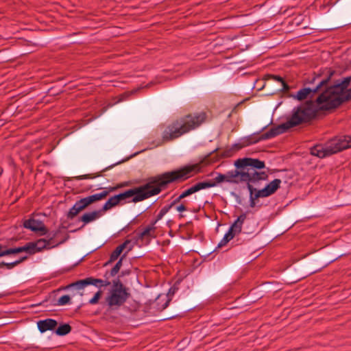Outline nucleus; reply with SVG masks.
I'll list each match as a JSON object with an SVG mask.
<instances>
[{
    "label": "nucleus",
    "mask_w": 351,
    "mask_h": 351,
    "mask_svg": "<svg viewBox=\"0 0 351 351\" xmlns=\"http://www.w3.org/2000/svg\"><path fill=\"white\" fill-rule=\"evenodd\" d=\"M130 296V292H122L110 289L105 299V302L110 309L117 310L123 306Z\"/></svg>",
    "instance_id": "9"
},
{
    "label": "nucleus",
    "mask_w": 351,
    "mask_h": 351,
    "mask_svg": "<svg viewBox=\"0 0 351 351\" xmlns=\"http://www.w3.org/2000/svg\"><path fill=\"white\" fill-rule=\"evenodd\" d=\"M196 192V188L195 187V185H193L192 186H191L190 188L187 189L186 190L182 193V197L185 198Z\"/></svg>",
    "instance_id": "37"
},
{
    "label": "nucleus",
    "mask_w": 351,
    "mask_h": 351,
    "mask_svg": "<svg viewBox=\"0 0 351 351\" xmlns=\"http://www.w3.org/2000/svg\"><path fill=\"white\" fill-rule=\"evenodd\" d=\"M87 286L86 278L77 280L75 282H73L69 285H67L65 289H71V288H75V289L80 290L84 289L85 287Z\"/></svg>",
    "instance_id": "30"
},
{
    "label": "nucleus",
    "mask_w": 351,
    "mask_h": 351,
    "mask_svg": "<svg viewBox=\"0 0 351 351\" xmlns=\"http://www.w3.org/2000/svg\"><path fill=\"white\" fill-rule=\"evenodd\" d=\"M103 215L101 209L98 210H94L92 212H88L84 213L80 218L79 221L83 222V225L82 228H83L85 225L96 220L99 218Z\"/></svg>",
    "instance_id": "19"
},
{
    "label": "nucleus",
    "mask_w": 351,
    "mask_h": 351,
    "mask_svg": "<svg viewBox=\"0 0 351 351\" xmlns=\"http://www.w3.org/2000/svg\"><path fill=\"white\" fill-rule=\"evenodd\" d=\"M182 193L176 198L171 204L166 205L167 206H169V209H171L172 207H173L175 205H176L178 203H179L182 199L184 197H182Z\"/></svg>",
    "instance_id": "42"
},
{
    "label": "nucleus",
    "mask_w": 351,
    "mask_h": 351,
    "mask_svg": "<svg viewBox=\"0 0 351 351\" xmlns=\"http://www.w3.org/2000/svg\"><path fill=\"white\" fill-rule=\"evenodd\" d=\"M226 234H228L232 239H233L234 237L240 234L237 232H236V230H233L230 227Z\"/></svg>",
    "instance_id": "44"
},
{
    "label": "nucleus",
    "mask_w": 351,
    "mask_h": 351,
    "mask_svg": "<svg viewBox=\"0 0 351 351\" xmlns=\"http://www.w3.org/2000/svg\"><path fill=\"white\" fill-rule=\"evenodd\" d=\"M351 100V88L340 93L335 97L326 103V105L323 108L324 109H335L339 106L342 103L346 101Z\"/></svg>",
    "instance_id": "12"
},
{
    "label": "nucleus",
    "mask_w": 351,
    "mask_h": 351,
    "mask_svg": "<svg viewBox=\"0 0 351 351\" xmlns=\"http://www.w3.org/2000/svg\"><path fill=\"white\" fill-rule=\"evenodd\" d=\"M87 208L85 202L83 199H80L77 201L75 204L70 208L69 212L66 214V217L68 219H73L77 215L85 210Z\"/></svg>",
    "instance_id": "18"
},
{
    "label": "nucleus",
    "mask_w": 351,
    "mask_h": 351,
    "mask_svg": "<svg viewBox=\"0 0 351 351\" xmlns=\"http://www.w3.org/2000/svg\"><path fill=\"white\" fill-rule=\"evenodd\" d=\"M23 226L25 228L29 229L34 232H40V235H45L49 232L43 221L34 218L24 220Z\"/></svg>",
    "instance_id": "11"
},
{
    "label": "nucleus",
    "mask_w": 351,
    "mask_h": 351,
    "mask_svg": "<svg viewBox=\"0 0 351 351\" xmlns=\"http://www.w3.org/2000/svg\"><path fill=\"white\" fill-rule=\"evenodd\" d=\"M33 251H35V254L37 252H42L43 250L51 249V246L47 242L45 239H39L36 241H31Z\"/></svg>",
    "instance_id": "20"
},
{
    "label": "nucleus",
    "mask_w": 351,
    "mask_h": 351,
    "mask_svg": "<svg viewBox=\"0 0 351 351\" xmlns=\"http://www.w3.org/2000/svg\"><path fill=\"white\" fill-rule=\"evenodd\" d=\"M281 182L280 179H274L263 189L256 191V197H266L273 195L280 188Z\"/></svg>",
    "instance_id": "14"
},
{
    "label": "nucleus",
    "mask_w": 351,
    "mask_h": 351,
    "mask_svg": "<svg viewBox=\"0 0 351 351\" xmlns=\"http://www.w3.org/2000/svg\"><path fill=\"white\" fill-rule=\"evenodd\" d=\"M335 73V71L331 68H325L320 70L309 81L310 84H315L314 86L301 88L295 95L291 96L298 101H302L308 97L313 98L317 93L321 94L324 90V86L327 85V83L331 80Z\"/></svg>",
    "instance_id": "5"
},
{
    "label": "nucleus",
    "mask_w": 351,
    "mask_h": 351,
    "mask_svg": "<svg viewBox=\"0 0 351 351\" xmlns=\"http://www.w3.org/2000/svg\"><path fill=\"white\" fill-rule=\"evenodd\" d=\"M201 171L199 164L186 165L180 169L167 171L147 178V182L123 192L128 202H139L158 195L167 189L169 184L183 182Z\"/></svg>",
    "instance_id": "1"
},
{
    "label": "nucleus",
    "mask_w": 351,
    "mask_h": 351,
    "mask_svg": "<svg viewBox=\"0 0 351 351\" xmlns=\"http://www.w3.org/2000/svg\"><path fill=\"white\" fill-rule=\"evenodd\" d=\"M243 141H242V138H241L240 139V142L239 143H234L232 145V149H235L237 151H239V150L241 149L242 148L247 147V145Z\"/></svg>",
    "instance_id": "39"
},
{
    "label": "nucleus",
    "mask_w": 351,
    "mask_h": 351,
    "mask_svg": "<svg viewBox=\"0 0 351 351\" xmlns=\"http://www.w3.org/2000/svg\"><path fill=\"white\" fill-rule=\"evenodd\" d=\"M326 105V103L318 104L316 99H311L293 108L291 117L285 123L278 125L280 133L283 134L290 128L310 122L316 117L320 110H329L330 109L322 108Z\"/></svg>",
    "instance_id": "3"
},
{
    "label": "nucleus",
    "mask_w": 351,
    "mask_h": 351,
    "mask_svg": "<svg viewBox=\"0 0 351 351\" xmlns=\"http://www.w3.org/2000/svg\"><path fill=\"white\" fill-rule=\"evenodd\" d=\"M351 147V136H344L343 140L333 141L330 145L324 147L317 145L311 149V154L319 158H324Z\"/></svg>",
    "instance_id": "6"
},
{
    "label": "nucleus",
    "mask_w": 351,
    "mask_h": 351,
    "mask_svg": "<svg viewBox=\"0 0 351 351\" xmlns=\"http://www.w3.org/2000/svg\"><path fill=\"white\" fill-rule=\"evenodd\" d=\"M71 302V298L69 295H64L61 296L56 303L58 306H64L68 304H70Z\"/></svg>",
    "instance_id": "35"
},
{
    "label": "nucleus",
    "mask_w": 351,
    "mask_h": 351,
    "mask_svg": "<svg viewBox=\"0 0 351 351\" xmlns=\"http://www.w3.org/2000/svg\"><path fill=\"white\" fill-rule=\"evenodd\" d=\"M176 209L178 212H180V213H182V212L186 211L188 210L187 207L186 206V205L184 204V202H182V204H180V205L177 206L176 207Z\"/></svg>",
    "instance_id": "43"
},
{
    "label": "nucleus",
    "mask_w": 351,
    "mask_h": 351,
    "mask_svg": "<svg viewBox=\"0 0 351 351\" xmlns=\"http://www.w3.org/2000/svg\"><path fill=\"white\" fill-rule=\"evenodd\" d=\"M259 197H256V192L254 193V196L250 197V206L252 208H254L256 206L255 200L258 199Z\"/></svg>",
    "instance_id": "45"
},
{
    "label": "nucleus",
    "mask_w": 351,
    "mask_h": 351,
    "mask_svg": "<svg viewBox=\"0 0 351 351\" xmlns=\"http://www.w3.org/2000/svg\"><path fill=\"white\" fill-rule=\"evenodd\" d=\"M123 257L122 256L114 265V266L110 271V276H114L120 270L122 266V261Z\"/></svg>",
    "instance_id": "34"
},
{
    "label": "nucleus",
    "mask_w": 351,
    "mask_h": 351,
    "mask_svg": "<svg viewBox=\"0 0 351 351\" xmlns=\"http://www.w3.org/2000/svg\"><path fill=\"white\" fill-rule=\"evenodd\" d=\"M263 80L265 81L273 80L280 84V86L276 87L272 94L276 92L287 94L291 89V86L287 83L284 78L280 75L267 73L263 76Z\"/></svg>",
    "instance_id": "13"
},
{
    "label": "nucleus",
    "mask_w": 351,
    "mask_h": 351,
    "mask_svg": "<svg viewBox=\"0 0 351 351\" xmlns=\"http://www.w3.org/2000/svg\"><path fill=\"white\" fill-rule=\"evenodd\" d=\"M156 229L155 226L153 224L150 223L147 226L143 232H140L138 234V238L139 239H143L145 237H153L152 234V231H154Z\"/></svg>",
    "instance_id": "29"
},
{
    "label": "nucleus",
    "mask_w": 351,
    "mask_h": 351,
    "mask_svg": "<svg viewBox=\"0 0 351 351\" xmlns=\"http://www.w3.org/2000/svg\"><path fill=\"white\" fill-rule=\"evenodd\" d=\"M102 294L103 291L101 290H99L95 293L94 296L89 300L88 303L90 304H97L99 299L101 298Z\"/></svg>",
    "instance_id": "36"
},
{
    "label": "nucleus",
    "mask_w": 351,
    "mask_h": 351,
    "mask_svg": "<svg viewBox=\"0 0 351 351\" xmlns=\"http://www.w3.org/2000/svg\"><path fill=\"white\" fill-rule=\"evenodd\" d=\"M3 267H5L7 269L6 263H5L4 261L0 262V269Z\"/></svg>",
    "instance_id": "52"
},
{
    "label": "nucleus",
    "mask_w": 351,
    "mask_h": 351,
    "mask_svg": "<svg viewBox=\"0 0 351 351\" xmlns=\"http://www.w3.org/2000/svg\"><path fill=\"white\" fill-rule=\"evenodd\" d=\"M126 160H121V161H119L113 165H111L106 168H104L102 171H101L99 173H98L96 176V177H100V176H102V173L103 172H105L112 168H113L114 166L117 165H119L121 164V162L125 161ZM94 178H95V176H94ZM90 178H93V177L91 176L90 174H84V175H82V176H77L75 177V179L77 180H85V179H90Z\"/></svg>",
    "instance_id": "24"
},
{
    "label": "nucleus",
    "mask_w": 351,
    "mask_h": 351,
    "mask_svg": "<svg viewBox=\"0 0 351 351\" xmlns=\"http://www.w3.org/2000/svg\"><path fill=\"white\" fill-rule=\"evenodd\" d=\"M116 199H117V202L119 204H123L128 201H125V199L123 196V193H120L119 194L115 195Z\"/></svg>",
    "instance_id": "41"
},
{
    "label": "nucleus",
    "mask_w": 351,
    "mask_h": 351,
    "mask_svg": "<svg viewBox=\"0 0 351 351\" xmlns=\"http://www.w3.org/2000/svg\"><path fill=\"white\" fill-rule=\"evenodd\" d=\"M268 86H272V84H271V83H269V84H268Z\"/></svg>",
    "instance_id": "56"
},
{
    "label": "nucleus",
    "mask_w": 351,
    "mask_h": 351,
    "mask_svg": "<svg viewBox=\"0 0 351 351\" xmlns=\"http://www.w3.org/2000/svg\"><path fill=\"white\" fill-rule=\"evenodd\" d=\"M122 252H123V251L121 250V248H119L117 246L114 249V250L111 253L110 256V259L108 260V262H106L105 263L104 265H107L110 264V263H112L114 261H116L119 258V256L121 254Z\"/></svg>",
    "instance_id": "31"
},
{
    "label": "nucleus",
    "mask_w": 351,
    "mask_h": 351,
    "mask_svg": "<svg viewBox=\"0 0 351 351\" xmlns=\"http://www.w3.org/2000/svg\"><path fill=\"white\" fill-rule=\"evenodd\" d=\"M247 217L245 213H242L240 215L237 219L234 221V222L231 225L230 228L233 230H236L240 234H247L246 232H242V226Z\"/></svg>",
    "instance_id": "22"
},
{
    "label": "nucleus",
    "mask_w": 351,
    "mask_h": 351,
    "mask_svg": "<svg viewBox=\"0 0 351 351\" xmlns=\"http://www.w3.org/2000/svg\"><path fill=\"white\" fill-rule=\"evenodd\" d=\"M232 239L230 238L228 234H225L223 239L220 241V243L218 244L217 247H221V246L226 245L230 241H231Z\"/></svg>",
    "instance_id": "40"
},
{
    "label": "nucleus",
    "mask_w": 351,
    "mask_h": 351,
    "mask_svg": "<svg viewBox=\"0 0 351 351\" xmlns=\"http://www.w3.org/2000/svg\"><path fill=\"white\" fill-rule=\"evenodd\" d=\"M134 247V245L132 243V242L130 243V244H129V245H127V248H125L127 250L125 252V253L123 255V257H125L127 254V253H128L130 251H131Z\"/></svg>",
    "instance_id": "47"
},
{
    "label": "nucleus",
    "mask_w": 351,
    "mask_h": 351,
    "mask_svg": "<svg viewBox=\"0 0 351 351\" xmlns=\"http://www.w3.org/2000/svg\"><path fill=\"white\" fill-rule=\"evenodd\" d=\"M252 173L253 172H256V173H258V174H261V176H260L258 177V179H256V180H254V181H249V180H243V182H247V188L250 192V197L251 196H254V192H256L257 191L256 190V189H254L252 186V184H256V183H258V182L261 181V180H267L268 179V175L266 172L265 171H258V170H261V169H263L264 168H255V167H252Z\"/></svg>",
    "instance_id": "16"
},
{
    "label": "nucleus",
    "mask_w": 351,
    "mask_h": 351,
    "mask_svg": "<svg viewBox=\"0 0 351 351\" xmlns=\"http://www.w3.org/2000/svg\"><path fill=\"white\" fill-rule=\"evenodd\" d=\"M118 185V187L119 189V188H123V187H125V186H130V182H121Z\"/></svg>",
    "instance_id": "48"
},
{
    "label": "nucleus",
    "mask_w": 351,
    "mask_h": 351,
    "mask_svg": "<svg viewBox=\"0 0 351 351\" xmlns=\"http://www.w3.org/2000/svg\"><path fill=\"white\" fill-rule=\"evenodd\" d=\"M206 112L188 114L169 124L162 132L164 142H170L199 127L206 120Z\"/></svg>",
    "instance_id": "2"
},
{
    "label": "nucleus",
    "mask_w": 351,
    "mask_h": 351,
    "mask_svg": "<svg viewBox=\"0 0 351 351\" xmlns=\"http://www.w3.org/2000/svg\"><path fill=\"white\" fill-rule=\"evenodd\" d=\"M268 126H269V124L263 127L258 132L253 133L252 134H250L249 136L243 137L242 141H243L245 143V144L247 147L252 144L258 143L261 141L270 139V138L276 137V136L281 134V133L278 128V125H277L276 127L271 128L267 132L258 136L259 134L261 132H262L263 131H264Z\"/></svg>",
    "instance_id": "8"
},
{
    "label": "nucleus",
    "mask_w": 351,
    "mask_h": 351,
    "mask_svg": "<svg viewBox=\"0 0 351 351\" xmlns=\"http://www.w3.org/2000/svg\"><path fill=\"white\" fill-rule=\"evenodd\" d=\"M232 195L233 196H235V197H239V196H238L235 193H234V192H232Z\"/></svg>",
    "instance_id": "55"
},
{
    "label": "nucleus",
    "mask_w": 351,
    "mask_h": 351,
    "mask_svg": "<svg viewBox=\"0 0 351 351\" xmlns=\"http://www.w3.org/2000/svg\"><path fill=\"white\" fill-rule=\"evenodd\" d=\"M117 189H119L118 185H117L115 186L109 187L108 190H106V191H109V193H110L111 191H116Z\"/></svg>",
    "instance_id": "49"
},
{
    "label": "nucleus",
    "mask_w": 351,
    "mask_h": 351,
    "mask_svg": "<svg viewBox=\"0 0 351 351\" xmlns=\"http://www.w3.org/2000/svg\"><path fill=\"white\" fill-rule=\"evenodd\" d=\"M71 326L67 323L60 324L56 328L55 333L58 336H64L71 332Z\"/></svg>",
    "instance_id": "25"
},
{
    "label": "nucleus",
    "mask_w": 351,
    "mask_h": 351,
    "mask_svg": "<svg viewBox=\"0 0 351 351\" xmlns=\"http://www.w3.org/2000/svg\"><path fill=\"white\" fill-rule=\"evenodd\" d=\"M175 291H176V288L175 287H171V288H170V289L169 291V293L174 294Z\"/></svg>",
    "instance_id": "54"
},
{
    "label": "nucleus",
    "mask_w": 351,
    "mask_h": 351,
    "mask_svg": "<svg viewBox=\"0 0 351 351\" xmlns=\"http://www.w3.org/2000/svg\"><path fill=\"white\" fill-rule=\"evenodd\" d=\"M109 194V191H103L99 193H96L92 195H89L88 197L82 198L84 202H85L86 206H89L90 204L100 201L104 199Z\"/></svg>",
    "instance_id": "21"
},
{
    "label": "nucleus",
    "mask_w": 351,
    "mask_h": 351,
    "mask_svg": "<svg viewBox=\"0 0 351 351\" xmlns=\"http://www.w3.org/2000/svg\"><path fill=\"white\" fill-rule=\"evenodd\" d=\"M169 302H170V299L167 300V302L162 306V309H165L168 306Z\"/></svg>",
    "instance_id": "53"
},
{
    "label": "nucleus",
    "mask_w": 351,
    "mask_h": 351,
    "mask_svg": "<svg viewBox=\"0 0 351 351\" xmlns=\"http://www.w3.org/2000/svg\"><path fill=\"white\" fill-rule=\"evenodd\" d=\"M194 185H195V187L196 188L197 192L200 190H202V189L215 186V184L214 182H213V180H206L204 182H199L196 183Z\"/></svg>",
    "instance_id": "28"
},
{
    "label": "nucleus",
    "mask_w": 351,
    "mask_h": 351,
    "mask_svg": "<svg viewBox=\"0 0 351 351\" xmlns=\"http://www.w3.org/2000/svg\"><path fill=\"white\" fill-rule=\"evenodd\" d=\"M57 326L58 322L51 318L39 320L37 322L38 329L41 333H43L47 330H53Z\"/></svg>",
    "instance_id": "17"
},
{
    "label": "nucleus",
    "mask_w": 351,
    "mask_h": 351,
    "mask_svg": "<svg viewBox=\"0 0 351 351\" xmlns=\"http://www.w3.org/2000/svg\"><path fill=\"white\" fill-rule=\"evenodd\" d=\"M130 243H131V241L128 239V240H125L123 243L118 245V247L119 248H121V250L122 251H123L125 248H127V245H129V244H130Z\"/></svg>",
    "instance_id": "46"
},
{
    "label": "nucleus",
    "mask_w": 351,
    "mask_h": 351,
    "mask_svg": "<svg viewBox=\"0 0 351 351\" xmlns=\"http://www.w3.org/2000/svg\"><path fill=\"white\" fill-rule=\"evenodd\" d=\"M111 289L117 291L129 292V288L126 287L123 284L119 277L112 280V286Z\"/></svg>",
    "instance_id": "26"
},
{
    "label": "nucleus",
    "mask_w": 351,
    "mask_h": 351,
    "mask_svg": "<svg viewBox=\"0 0 351 351\" xmlns=\"http://www.w3.org/2000/svg\"><path fill=\"white\" fill-rule=\"evenodd\" d=\"M104 276L106 278L105 280H108L109 278L111 276H110V271H106Z\"/></svg>",
    "instance_id": "51"
},
{
    "label": "nucleus",
    "mask_w": 351,
    "mask_h": 351,
    "mask_svg": "<svg viewBox=\"0 0 351 351\" xmlns=\"http://www.w3.org/2000/svg\"><path fill=\"white\" fill-rule=\"evenodd\" d=\"M330 80L324 86L323 92L316 99L317 104H323L331 100L335 96L347 89L351 82V77H344L343 80H337L333 84H330Z\"/></svg>",
    "instance_id": "7"
},
{
    "label": "nucleus",
    "mask_w": 351,
    "mask_h": 351,
    "mask_svg": "<svg viewBox=\"0 0 351 351\" xmlns=\"http://www.w3.org/2000/svg\"><path fill=\"white\" fill-rule=\"evenodd\" d=\"M87 286L93 285L96 287L101 288V287H107L109 286L111 282L109 280H104L99 278H95L93 277H88L86 278Z\"/></svg>",
    "instance_id": "23"
},
{
    "label": "nucleus",
    "mask_w": 351,
    "mask_h": 351,
    "mask_svg": "<svg viewBox=\"0 0 351 351\" xmlns=\"http://www.w3.org/2000/svg\"><path fill=\"white\" fill-rule=\"evenodd\" d=\"M119 205V204L117 202V199H116L115 195L110 197L106 202L103 205L102 208H101V210L104 213V212L111 209L113 207H115Z\"/></svg>",
    "instance_id": "27"
},
{
    "label": "nucleus",
    "mask_w": 351,
    "mask_h": 351,
    "mask_svg": "<svg viewBox=\"0 0 351 351\" xmlns=\"http://www.w3.org/2000/svg\"><path fill=\"white\" fill-rule=\"evenodd\" d=\"M234 166L236 168L234 170L229 171L224 174L225 182L239 184L243 180H256L261 175L256 172L252 173V167L265 168V163L258 158L246 157L235 160Z\"/></svg>",
    "instance_id": "4"
},
{
    "label": "nucleus",
    "mask_w": 351,
    "mask_h": 351,
    "mask_svg": "<svg viewBox=\"0 0 351 351\" xmlns=\"http://www.w3.org/2000/svg\"><path fill=\"white\" fill-rule=\"evenodd\" d=\"M27 258H28L27 256H21L20 258H19L18 260H16V261H15L14 262L6 263L7 269H12L15 266H16V265L21 264V263L24 262L25 261H26Z\"/></svg>",
    "instance_id": "33"
},
{
    "label": "nucleus",
    "mask_w": 351,
    "mask_h": 351,
    "mask_svg": "<svg viewBox=\"0 0 351 351\" xmlns=\"http://www.w3.org/2000/svg\"><path fill=\"white\" fill-rule=\"evenodd\" d=\"M61 232H61V230L60 228L58 230L49 233L48 239H47V240L52 248L58 247V245L64 243L69 239V234L65 233L64 237L62 239H60V240H58L59 235L61 234Z\"/></svg>",
    "instance_id": "15"
},
{
    "label": "nucleus",
    "mask_w": 351,
    "mask_h": 351,
    "mask_svg": "<svg viewBox=\"0 0 351 351\" xmlns=\"http://www.w3.org/2000/svg\"><path fill=\"white\" fill-rule=\"evenodd\" d=\"M21 252H26L29 255L35 254V251H33L31 242L27 243L23 246H19L15 247H8L7 245L0 243V257L17 254Z\"/></svg>",
    "instance_id": "10"
},
{
    "label": "nucleus",
    "mask_w": 351,
    "mask_h": 351,
    "mask_svg": "<svg viewBox=\"0 0 351 351\" xmlns=\"http://www.w3.org/2000/svg\"><path fill=\"white\" fill-rule=\"evenodd\" d=\"M169 206H163L159 211L158 214L157 215L156 219L153 221L151 223L153 224V226H154L157 221L160 220L163 217V216L169 211Z\"/></svg>",
    "instance_id": "32"
},
{
    "label": "nucleus",
    "mask_w": 351,
    "mask_h": 351,
    "mask_svg": "<svg viewBox=\"0 0 351 351\" xmlns=\"http://www.w3.org/2000/svg\"><path fill=\"white\" fill-rule=\"evenodd\" d=\"M230 151H226L224 152L223 153H222L221 154V156L223 158H226V157H229L230 156V154H229Z\"/></svg>",
    "instance_id": "50"
},
{
    "label": "nucleus",
    "mask_w": 351,
    "mask_h": 351,
    "mask_svg": "<svg viewBox=\"0 0 351 351\" xmlns=\"http://www.w3.org/2000/svg\"><path fill=\"white\" fill-rule=\"evenodd\" d=\"M217 176L215 178V179L213 180V182L215 184V186L217 184L221 183L223 182H225V175L221 173H217Z\"/></svg>",
    "instance_id": "38"
}]
</instances>
